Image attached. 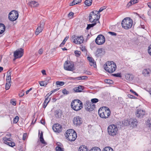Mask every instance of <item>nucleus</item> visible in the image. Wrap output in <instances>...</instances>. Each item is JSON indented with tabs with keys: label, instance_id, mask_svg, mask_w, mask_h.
Listing matches in <instances>:
<instances>
[{
	"label": "nucleus",
	"instance_id": "obj_1",
	"mask_svg": "<svg viewBox=\"0 0 151 151\" xmlns=\"http://www.w3.org/2000/svg\"><path fill=\"white\" fill-rule=\"evenodd\" d=\"M98 113L101 118L106 119L110 115L111 111L108 108L104 106L101 107L99 109Z\"/></svg>",
	"mask_w": 151,
	"mask_h": 151
},
{
	"label": "nucleus",
	"instance_id": "obj_2",
	"mask_svg": "<svg viewBox=\"0 0 151 151\" xmlns=\"http://www.w3.org/2000/svg\"><path fill=\"white\" fill-rule=\"evenodd\" d=\"M104 67L105 70L110 73L114 72L116 68V64L112 61L106 62Z\"/></svg>",
	"mask_w": 151,
	"mask_h": 151
},
{
	"label": "nucleus",
	"instance_id": "obj_3",
	"mask_svg": "<svg viewBox=\"0 0 151 151\" xmlns=\"http://www.w3.org/2000/svg\"><path fill=\"white\" fill-rule=\"evenodd\" d=\"M98 11L94 10L91 12L89 16V20L91 23H97V22L99 23V19L100 18V15H98Z\"/></svg>",
	"mask_w": 151,
	"mask_h": 151
},
{
	"label": "nucleus",
	"instance_id": "obj_4",
	"mask_svg": "<svg viewBox=\"0 0 151 151\" xmlns=\"http://www.w3.org/2000/svg\"><path fill=\"white\" fill-rule=\"evenodd\" d=\"M65 136L70 141H73L76 139L77 136L76 132L73 129H69L66 132Z\"/></svg>",
	"mask_w": 151,
	"mask_h": 151
},
{
	"label": "nucleus",
	"instance_id": "obj_5",
	"mask_svg": "<svg viewBox=\"0 0 151 151\" xmlns=\"http://www.w3.org/2000/svg\"><path fill=\"white\" fill-rule=\"evenodd\" d=\"M132 24V20L129 17L124 18L122 22V27L126 29H129L131 28Z\"/></svg>",
	"mask_w": 151,
	"mask_h": 151
},
{
	"label": "nucleus",
	"instance_id": "obj_6",
	"mask_svg": "<svg viewBox=\"0 0 151 151\" xmlns=\"http://www.w3.org/2000/svg\"><path fill=\"white\" fill-rule=\"evenodd\" d=\"M82 105L81 101L80 100L77 99L72 102L71 107L74 110L78 111L83 108Z\"/></svg>",
	"mask_w": 151,
	"mask_h": 151
},
{
	"label": "nucleus",
	"instance_id": "obj_7",
	"mask_svg": "<svg viewBox=\"0 0 151 151\" xmlns=\"http://www.w3.org/2000/svg\"><path fill=\"white\" fill-rule=\"evenodd\" d=\"M108 131L110 135L114 136L118 133V129L116 125L114 124L111 125L108 127Z\"/></svg>",
	"mask_w": 151,
	"mask_h": 151
},
{
	"label": "nucleus",
	"instance_id": "obj_8",
	"mask_svg": "<svg viewBox=\"0 0 151 151\" xmlns=\"http://www.w3.org/2000/svg\"><path fill=\"white\" fill-rule=\"evenodd\" d=\"M18 17V13L17 11L12 10L9 14V19L12 21L16 20Z\"/></svg>",
	"mask_w": 151,
	"mask_h": 151
},
{
	"label": "nucleus",
	"instance_id": "obj_9",
	"mask_svg": "<svg viewBox=\"0 0 151 151\" xmlns=\"http://www.w3.org/2000/svg\"><path fill=\"white\" fill-rule=\"evenodd\" d=\"M73 42L77 44H80L83 43L84 38L83 36H77L73 35L72 37Z\"/></svg>",
	"mask_w": 151,
	"mask_h": 151
},
{
	"label": "nucleus",
	"instance_id": "obj_10",
	"mask_svg": "<svg viewBox=\"0 0 151 151\" xmlns=\"http://www.w3.org/2000/svg\"><path fill=\"white\" fill-rule=\"evenodd\" d=\"M24 49L22 48H19L14 51V60L21 58L23 55Z\"/></svg>",
	"mask_w": 151,
	"mask_h": 151
},
{
	"label": "nucleus",
	"instance_id": "obj_11",
	"mask_svg": "<svg viewBox=\"0 0 151 151\" xmlns=\"http://www.w3.org/2000/svg\"><path fill=\"white\" fill-rule=\"evenodd\" d=\"M105 39L104 36L102 35H99L96 39V43L99 45L103 44L105 41Z\"/></svg>",
	"mask_w": 151,
	"mask_h": 151
},
{
	"label": "nucleus",
	"instance_id": "obj_12",
	"mask_svg": "<svg viewBox=\"0 0 151 151\" xmlns=\"http://www.w3.org/2000/svg\"><path fill=\"white\" fill-rule=\"evenodd\" d=\"M64 68L65 70L71 71L75 69L74 64L70 63H68L66 61L64 64Z\"/></svg>",
	"mask_w": 151,
	"mask_h": 151
},
{
	"label": "nucleus",
	"instance_id": "obj_13",
	"mask_svg": "<svg viewBox=\"0 0 151 151\" xmlns=\"http://www.w3.org/2000/svg\"><path fill=\"white\" fill-rule=\"evenodd\" d=\"M11 72H9L8 76L6 77V83L5 85V89L6 90H8L10 88L11 84Z\"/></svg>",
	"mask_w": 151,
	"mask_h": 151
},
{
	"label": "nucleus",
	"instance_id": "obj_14",
	"mask_svg": "<svg viewBox=\"0 0 151 151\" xmlns=\"http://www.w3.org/2000/svg\"><path fill=\"white\" fill-rule=\"evenodd\" d=\"M95 107V105L90 102H87L85 105L86 109L89 111H93Z\"/></svg>",
	"mask_w": 151,
	"mask_h": 151
},
{
	"label": "nucleus",
	"instance_id": "obj_15",
	"mask_svg": "<svg viewBox=\"0 0 151 151\" xmlns=\"http://www.w3.org/2000/svg\"><path fill=\"white\" fill-rule=\"evenodd\" d=\"M73 122L74 124L77 126L80 125L82 123V121L81 117L77 116L73 118Z\"/></svg>",
	"mask_w": 151,
	"mask_h": 151
},
{
	"label": "nucleus",
	"instance_id": "obj_16",
	"mask_svg": "<svg viewBox=\"0 0 151 151\" xmlns=\"http://www.w3.org/2000/svg\"><path fill=\"white\" fill-rule=\"evenodd\" d=\"M45 23L43 21H41L40 22V25L37 28L35 32V34L38 35L42 31L44 26Z\"/></svg>",
	"mask_w": 151,
	"mask_h": 151
},
{
	"label": "nucleus",
	"instance_id": "obj_17",
	"mask_svg": "<svg viewBox=\"0 0 151 151\" xmlns=\"http://www.w3.org/2000/svg\"><path fill=\"white\" fill-rule=\"evenodd\" d=\"M52 129L54 132L60 133L61 132L62 127L60 125L56 124L53 126L52 127Z\"/></svg>",
	"mask_w": 151,
	"mask_h": 151
},
{
	"label": "nucleus",
	"instance_id": "obj_18",
	"mask_svg": "<svg viewBox=\"0 0 151 151\" xmlns=\"http://www.w3.org/2000/svg\"><path fill=\"white\" fill-rule=\"evenodd\" d=\"M145 114V111L140 109H138L136 111V116L138 117H142Z\"/></svg>",
	"mask_w": 151,
	"mask_h": 151
},
{
	"label": "nucleus",
	"instance_id": "obj_19",
	"mask_svg": "<svg viewBox=\"0 0 151 151\" xmlns=\"http://www.w3.org/2000/svg\"><path fill=\"white\" fill-rule=\"evenodd\" d=\"M10 136H11V134H8L6 135V137L3 138V140L4 141V142L5 144H7V143H8V142H12V139L9 137H8Z\"/></svg>",
	"mask_w": 151,
	"mask_h": 151
},
{
	"label": "nucleus",
	"instance_id": "obj_20",
	"mask_svg": "<svg viewBox=\"0 0 151 151\" xmlns=\"http://www.w3.org/2000/svg\"><path fill=\"white\" fill-rule=\"evenodd\" d=\"M87 59L89 62V64L91 66H93L94 67L96 66V62H94V59L90 57H87Z\"/></svg>",
	"mask_w": 151,
	"mask_h": 151
},
{
	"label": "nucleus",
	"instance_id": "obj_21",
	"mask_svg": "<svg viewBox=\"0 0 151 151\" xmlns=\"http://www.w3.org/2000/svg\"><path fill=\"white\" fill-rule=\"evenodd\" d=\"M84 88L83 86H79L78 87L74 88L73 90L75 92H81L82 91Z\"/></svg>",
	"mask_w": 151,
	"mask_h": 151
},
{
	"label": "nucleus",
	"instance_id": "obj_22",
	"mask_svg": "<svg viewBox=\"0 0 151 151\" xmlns=\"http://www.w3.org/2000/svg\"><path fill=\"white\" fill-rule=\"evenodd\" d=\"M104 53V51L102 50L101 48H98L95 52L96 55L98 56L99 55H103Z\"/></svg>",
	"mask_w": 151,
	"mask_h": 151
},
{
	"label": "nucleus",
	"instance_id": "obj_23",
	"mask_svg": "<svg viewBox=\"0 0 151 151\" xmlns=\"http://www.w3.org/2000/svg\"><path fill=\"white\" fill-rule=\"evenodd\" d=\"M150 72V70L149 69H145L142 72V73L145 76H147L149 75Z\"/></svg>",
	"mask_w": 151,
	"mask_h": 151
},
{
	"label": "nucleus",
	"instance_id": "obj_24",
	"mask_svg": "<svg viewBox=\"0 0 151 151\" xmlns=\"http://www.w3.org/2000/svg\"><path fill=\"white\" fill-rule=\"evenodd\" d=\"M29 4L30 6L32 7H36L38 6V4L37 2L35 1H30Z\"/></svg>",
	"mask_w": 151,
	"mask_h": 151
},
{
	"label": "nucleus",
	"instance_id": "obj_25",
	"mask_svg": "<svg viewBox=\"0 0 151 151\" xmlns=\"http://www.w3.org/2000/svg\"><path fill=\"white\" fill-rule=\"evenodd\" d=\"M129 123L132 125L133 127L136 126L137 123V120L136 119H131L129 122Z\"/></svg>",
	"mask_w": 151,
	"mask_h": 151
},
{
	"label": "nucleus",
	"instance_id": "obj_26",
	"mask_svg": "<svg viewBox=\"0 0 151 151\" xmlns=\"http://www.w3.org/2000/svg\"><path fill=\"white\" fill-rule=\"evenodd\" d=\"M82 0H74L70 4V6H72L79 3H80L81 2Z\"/></svg>",
	"mask_w": 151,
	"mask_h": 151
},
{
	"label": "nucleus",
	"instance_id": "obj_27",
	"mask_svg": "<svg viewBox=\"0 0 151 151\" xmlns=\"http://www.w3.org/2000/svg\"><path fill=\"white\" fill-rule=\"evenodd\" d=\"M79 151H89V150L86 146H82L79 148Z\"/></svg>",
	"mask_w": 151,
	"mask_h": 151
},
{
	"label": "nucleus",
	"instance_id": "obj_28",
	"mask_svg": "<svg viewBox=\"0 0 151 151\" xmlns=\"http://www.w3.org/2000/svg\"><path fill=\"white\" fill-rule=\"evenodd\" d=\"M127 80L132 81L133 78V76L132 75L127 74L125 76Z\"/></svg>",
	"mask_w": 151,
	"mask_h": 151
},
{
	"label": "nucleus",
	"instance_id": "obj_29",
	"mask_svg": "<svg viewBox=\"0 0 151 151\" xmlns=\"http://www.w3.org/2000/svg\"><path fill=\"white\" fill-rule=\"evenodd\" d=\"M92 0H86L84 3L87 6H90L92 4Z\"/></svg>",
	"mask_w": 151,
	"mask_h": 151
},
{
	"label": "nucleus",
	"instance_id": "obj_30",
	"mask_svg": "<svg viewBox=\"0 0 151 151\" xmlns=\"http://www.w3.org/2000/svg\"><path fill=\"white\" fill-rule=\"evenodd\" d=\"M88 77L85 76H82L76 77V79L78 80H83L86 79Z\"/></svg>",
	"mask_w": 151,
	"mask_h": 151
},
{
	"label": "nucleus",
	"instance_id": "obj_31",
	"mask_svg": "<svg viewBox=\"0 0 151 151\" xmlns=\"http://www.w3.org/2000/svg\"><path fill=\"white\" fill-rule=\"evenodd\" d=\"M93 23L92 24H88L87 26L86 27V29L87 30H88L90 29L91 28L93 27L95 25H96V23Z\"/></svg>",
	"mask_w": 151,
	"mask_h": 151
},
{
	"label": "nucleus",
	"instance_id": "obj_32",
	"mask_svg": "<svg viewBox=\"0 0 151 151\" xmlns=\"http://www.w3.org/2000/svg\"><path fill=\"white\" fill-rule=\"evenodd\" d=\"M138 2V0H131L129 3L128 4V5H129V6H130L131 5L134 4H136Z\"/></svg>",
	"mask_w": 151,
	"mask_h": 151
},
{
	"label": "nucleus",
	"instance_id": "obj_33",
	"mask_svg": "<svg viewBox=\"0 0 151 151\" xmlns=\"http://www.w3.org/2000/svg\"><path fill=\"white\" fill-rule=\"evenodd\" d=\"M48 83V82H46L45 81L39 82V83L41 86H45Z\"/></svg>",
	"mask_w": 151,
	"mask_h": 151
},
{
	"label": "nucleus",
	"instance_id": "obj_34",
	"mask_svg": "<svg viewBox=\"0 0 151 151\" xmlns=\"http://www.w3.org/2000/svg\"><path fill=\"white\" fill-rule=\"evenodd\" d=\"M103 151H113L112 148L109 147H106L103 150Z\"/></svg>",
	"mask_w": 151,
	"mask_h": 151
},
{
	"label": "nucleus",
	"instance_id": "obj_35",
	"mask_svg": "<svg viewBox=\"0 0 151 151\" xmlns=\"http://www.w3.org/2000/svg\"><path fill=\"white\" fill-rule=\"evenodd\" d=\"M5 26L3 24H0V29L2 30V32H4L5 29Z\"/></svg>",
	"mask_w": 151,
	"mask_h": 151
},
{
	"label": "nucleus",
	"instance_id": "obj_36",
	"mask_svg": "<svg viewBox=\"0 0 151 151\" xmlns=\"http://www.w3.org/2000/svg\"><path fill=\"white\" fill-rule=\"evenodd\" d=\"M56 83L57 85H59L60 86H63L65 84V82L63 81H56Z\"/></svg>",
	"mask_w": 151,
	"mask_h": 151
},
{
	"label": "nucleus",
	"instance_id": "obj_37",
	"mask_svg": "<svg viewBox=\"0 0 151 151\" xmlns=\"http://www.w3.org/2000/svg\"><path fill=\"white\" fill-rule=\"evenodd\" d=\"M89 151H101V150L99 148L95 147L91 149Z\"/></svg>",
	"mask_w": 151,
	"mask_h": 151
},
{
	"label": "nucleus",
	"instance_id": "obj_38",
	"mask_svg": "<svg viewBox=\"0 0 151 151\" xmlns=\"http://www.w3.org/2000/svg\"><path fill=\"white\" fill-rule=\"evenodd\" d=\"M105 82L107 83L111 84H112L113 83V81L112 80H110L106 79L104 80Z\"/></svg>",
	"mask_w": 151,
	"mask_h": 151
},
{
	"label": "nucleus",
	"instance_id": "obj_39",
	"mask_svg": "<svg viewBox=\"0 0 151 151\" xmlns=\"http://www.w3.org/2000/svg\"><path fill=\"white\" fill-rule=\"evenodd\" d=\"M147 124L149 128L151 129V118L147 121Z\"/></svg>",
	"mask_w": 151,
	"mask_h": 151
},
{
	"label": "nucleus",
	"instance_id": "obj_40",
	"mask_svg": "<svg viewBox=\"0 0 151 151\" xmlns=\"http://www.w3.org/2000/svg\"><path fill=\"white\" fill-rule=\"evenodd\" d=\"M56 151H64V149L63 148L59 146L56 147Z\"/></svg>",
	"mask_w": 151,
	"mask_h": 151
},
{
	"label": "nucleus",
	"instance_id": "obj_41",
	"mask_svg": "<svg viewBox=\"0 0 151 151\" xmlns=\"http://www.w3.org/2000/svg\"><path fill=\"white\" fill-rule=\"evenodd\" d=\"M62 93L64 95H67L69 93V92L66 89H64L62 90Z\"/></svg>",
	"mask_w": 151,
	"mask_h": 151
},
{
	"label": "nucleus",
	"instance_id": "obj_42",
	"mask_svg": "<svg viewBox=\"0 0 151 151\" xmlns=\"http://www.w3.org/2000/svg\"><path fill=\"white\" fill-rule=\"evenodd\" d=\"M74 53L77 57H79L81 54V52L77 50L75 51Z\"/></svg>",
	"mask_w": 151,
	"mask_h": 151
},
{
	"label": "nucleus",
	"instance_id": "obj_43",
	"mask_svg": "<svg viewBox=\"0 0 151 151\" xmlns=\"http://www.w3.org/2000/svg\"><path fill=\"white\" fill-rule=\"evenodd\" d=\"M91 103H97L99 101V100L98 99L96 98H94L92 99L91 100Z\"/></svg>",
	"mask_w": 151,
	"mask_h": 151
},
{
	"label": "nucleus",
	"instance_id": "obj_44",
	"mask_svg": "<svg viewBox=\"0 0 151 151\" xmlns=\"http://www.w3.org/2000/svg\"><path fill=\"white\" fill-rule=\"evenodd\" d=\"M19 118L18 116H16L13 119V123H17L19 121Z\"/></svg>",
	"mask_w": 151,
	"mask_h": 151
},
{
	"label": "nucleus",
	"instance_id": "obj_45",
	"mask_svg": "<svg viewBox=\"0 0 151 151\" xmlns=\"http://www.w3.org/2000/svg\"><path fill=\"white\" fill-rule=\"evenodd\" d=\"M7 144L9 146L12 147H13L15 145V143L14 142H8V143H7Z\"/></svg>",
	"mask_w": 151,
	"mask_h": 151
},
{
	"label": "nucleus",
	"instance_id": "obj_46",
	"mask_svg": "<svg viewBox=\"0 0 151 151\" xmlns=\"http://www.w3.org/2000/svg\"><path fill=\"white\" fill-rule=\"evenodd\" d=\"M40 139V141L42 143L45 145H46L47 143L45 141V140L43 139V138H41V139Z\"/></svg>",
	"mask_w": 151,
	"mask_h": 151
},
{
	"label": "nucleus",
	"instance_id": "obj_47",
	"mask_svg": "<svg viewBox=\"0 0 151 151\" xmlns=\"http://www.w3.org/2000/svg\"><path fill=\"white\" fill-rule=\"evenodd\" d=\"M112 75L115 77H121V74L120 73H114L112 74Z\"/></svg>",
	"mask_w": 151,
	"mask_h": 151
},
{
	"label": "nucleus",
	"instance_id": "obj_48",
	"mask_svg": "<svg viewBox=\"0 0 151 151\" xmlns=\"http://www.w3.org/2000/svg\"><path fill=\"white\" fill-rule=\"evenodd\" d=\"M50 99L49 101H47V103H46L45 101H44L43 103V108H45L46 107L48 103L50 102Z\"/></svg>",
	"mask_w": 151,
	"mask_h": 151
},
{
	"label": "nucleus",
	"instance_id": "obj_49",
	"mask_svg": "<svg viewBox=\"0 0 151 151\" xmlns=\"http://www.w3.org/2000/svg\"><path fill=\"white\" fill-rule=\"evenodd\" d=\"M106 8L105 6H103V7H101L99 11H98V14H99V12L102 11L104 9H105Z\"/></svg>",
	"mask_w": 151,
	"mask_h": 151
},
{
	"label": "nucleus",
	"instance_id": "obj_50",
	"mask_svg": "<svg viewBox=\"0 0 151 151\" xmlns=\"http://www.w3.org/2000/svg\"><path fill=\"white\" fill-rule=\"evenodd\" d=\"M44 49L42 48H41L39 49L38 51V53L40 54H42L43 53Z\"/></svg>",
	"mask_w": 151,
	"mask_h": 151
},
{
	"label": "nucleus",
	"instance_id": "obj_51",
	"mask_svg": "<svg viewBox=\"0 0 151 151\" xmlns=\"http://www.w3.org/2000/svg\"><path fill=\"white\" fill-rule=\"evenodd\" d=\"M130 92L132 93H133V94H134V95L137 96H138V94L137 93H136L135 91H134L133 90L131 89V90H130Z\"/></svg>",
	"mask_w": 151,
	"mask_h": 151
},
{
	"label": "nucleus",
	"instance_id": "obj_52",
	"mask_svg": "<svg viewBox=\"0 0 151 151\" xmlns=\"http://www.w3.org/2000/svg\"><path fill=\"white\" fill-rule=\"evenodd\" d=\"M108 33L109 34L112 36H116V34L113 32H109Z\"/></svg>",
	"mask_w": 151,
	"mask_h": 151
},
{
	"label": "nucleus",
	"instance_id": "obj_53",
	"mask_svg": "<svg viewBox=\"0 0 151 151\" xmlns=\"http://www.w3.org/2000/svg\"><path fill=\"white\" fill-rule=\"evenodd\" d=\"M24 95V91H22L19 94V96L20 97H22Z\"/></svg>",
	"mask_w": 151,
	"mask_h": 151
},
{
	"label": "nucleus",
	"instance_id": "obj_54",
	"mask_svg": "<svg viewBox=\"0 0 151 151\" xmlns=\"http://www.w3.org/2000/svg\"><path fill=\"white\" fill-rule=\"evenodd\" d=\"M27 137V134H24L23 136V140H25Z\"/></svg>",
	"mask_w": 151,
	"mask_h": 151
},
{
	"label": "nucleus",
	"instance_id": "obj_55",
	"mask_svg": "<svg viewBox=\"0 0 151 151\" xmlns=\"http://www.w3.org/2000/svg\"><path fill=\"white\" fill-rule=\"evenodd\" d=\"M57 146L62 147V146H63L62 144L59 142H57Z\"/></svg>",
	"mask_w": 151,
	"mask_h": 151
},
{
	"label": "nucleus",
	"instance_id": "obj_56",
	"mask_svg": "<svg viewBox=\"0 0 151 151\" xmlns=\"http://www.w3.org/2000/svg\"><path fill=\"white\" fill-rule=\"evenodd\" d=\"M73 13L72 12H70L68 14V17H70L71 16H73Z\"/></svg>",
	"mask_w": 151,
	"mask_h": 151
},
{
	"label": "nucleus",
	"instance_id": "obj_57",
	"mask_svg": "<svg viewBox=\"0 0 151 151\" xmlns=\"http://www.w3.org/2000/svg\"><path fill=\"white\" fill-rule=\"evenodd\" d=\"M42 138H43V132H41L40 135V139H41Z\"/></svg>",
	"mask_w": 151,
	"mask_h": 151
},
{
	"label": "nucleus",
	"instance_id": "obj_58",
	"mask_svg": "<svg viewBox=\"0 0 151 151\" xmlns=\"http://www.w3.org/2000/svg\"><path fill=\"white\" fill-rule=\"evenodd\" d=\"M65 42L63 40V42H62V43L60 44V47H63V45L65 44Z\"/></svg>",
	"mask_w": 151,
	"mask_h": 151
},
{
	"label": "nucleus",
	"instance_id": "obj_59",
	"mask_svg": "<svg viewBox=\"0 0 151 151\" xmlns=\"http://www.w3.org/2000/svg\"><path fill=\"white\" fill-rule=\"evenodd\" d=\"M52 94V93H51L50 94L49 93H48L46 96H45V98H47V99H48L49 97L51 95V94Z\"/></svg>",
	"mask_w": 151,
	"mask_h": 151
},
{
	"label": "nucleus",
	"instance_id": "obj_60",
	"mask_svg": "<svg viewBox=\"0 0 151 151\" xmlns=\"http://www.w3.org/2000/svg\"><path fill=\"white\" fill-rule=\"evenodd\" d=\"M40 122L41 124L43 125H45V121L44 120H43V119H42L41 121Z\"/></svg>",
	"mask_w": 151,
	"mask_h": 151
},
{
	"label": "nucleus",
	"instance_id": "obj_61",
	"mask_svg": "<svg viewBox=\"0 0 151 151\" xmlns=\"http://www.w3.org/2000/svg\"><path fill=\"white\" fill-rule=\"evenodd\" d=\"M50 77H47V78L46 81H46V82L47 81L48 82V83L49 82V81L50 79Z\"/></svg>",
	"mask_w": 151,
	"mask_h": 151
},
{
	"label": "nucleus",
	"instance_id": "obj_62",
	"mask_svg": "<svg viewBox=\"0 0 151 151\" xmlns=\"http://www.w3.org/2000/svg\"><path fill=\"white\" fill-rule=\"evenodd\" d=\"M148 51L149 54L151 55V48H149Z\"/></svg>",
	"mask_w": 151,
	"mask_h": 151
},
{
	"label": "nucleus",
	"instance_id": "obj_63",
	"mask_svg": "<svg viewBox=\"0 0 151 151\" xmlns=\"http://www.w3.org/2000/svg\"><path fill=\"white\" fill-rule=\"evenodd\" d=\"M128 96L131 98V99H133V98H134V96H133V95H130V94H129L128 95Z\"/></svg>",
	"mask_w": 151,
	"mask_h": 151
},
{
	"label": "nucleus",
	"instance_id": "obj_64",
	"mask_svg": "<svg viewBox=\"0 0 151 151\" xmlns=\"http://www.w3.org/2000/svg\"><path fill=\"white\" fill-rule=\"evenodd\" d=\"M147 5L148 7L151 9V3L149 2L148 3Z\"/></svg>",
	"mask_w": 151,
	"mask_h": 151
}]
</instances>
